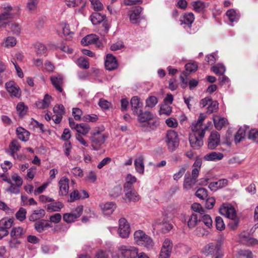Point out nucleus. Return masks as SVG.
Returning <instances> with one entry per match:
<instances>
[{"mask_svg": "<svg viewBox=\"0 0 258 258\" xmlns=\"http://www.w3.org/2000/svg\"><path fill=\"white\" fill-rule=\"evenodd\" d=\"M219 212L221 215L232 220L229 223V225L232 229H235L237 227L238 222L235 219L236 213L234 207L229 204H223L219 209Z\"/></svg>", "mask_w": 258, "mask_h": 258, "instance_id": "1", "label": "nucleus"}, {"mask_svg": "<svg viewBox=\"0 0 258 258\" xmlns=\"http://www.w3.org/2000/svg\"><path fill=\"white\" fill-rule=\"evenodd\" d=\"M134 240L138 245L143 246L148 249L152 248L154 246L152 238L141 230L135 232Z\"/></svg>", "mask_w": 258, "mask_h": 258, "instance_id": "2", "label": "nucleus"}, {"mask_svg": "<svg viewBox=\"0 0 258 258\" xmlns=\"http://www.w3.org/2000/svg\"><path fill=\"white\" fill-rule=\"evenodd\" d=\"M165 141L168 150L170 152L174 151L178 147L179 139L178 134L173 130H169L167 132Z\"/></svg>", "mask_w": 258, "mask_h": 258, "instance_id": "3", "label": "nucleus"}, {"mask_svg": "<svg viewBox=\"0 0 258 258\" xmlns=\"http://www.w3.org/2000/svg\"><path fill=\"white\" fill-rule=\"evenodd\" d=\"M118 254L124 258H136L138 249L133 246L121 244L117 246Z\"/></svg>", "mask_w": 258, "mask_h": 258, "instance_id": "4", "label": "nucleus"}, {"mask_svg": "<svg viewBox=\"0 0 258 258\" xmlns=\"http://www.w3.org/2000/svg\"><path fill=\"white\" fill-rule=\"evenodd\" d=\"M223 244L222 239L218 240L216 242L209 243L203 247L202 252L207 256L213 255L221 250Z\"/></svg>", "mask_w": 258, "mask_h": 258, "instance_id": "5", "label": "nucleus"}, {"mask_svg": "<svg viewBox=\"0 0 258 258\" xmlns=\"http://www.w3.org/2000/svg\"><path fill=\"white\" fill-rule=\"evenodd\" d=\"M131 233L130 223L124 218H120L118 221V228L117 233L119 236L124 239L127 238Z\"/></svg>", "mask_w": 258, "mask_h": 258, "instance_id": "6", "label": "nucleus"}, {"mask_svg": "<svg viewBox=\"0 0 258 258\" xmlns=\"http://www.w3.org/2000/svg\"><path fill=\"white\" fill-rule=\"evenodd\" d=\"M206 116L204 114H200L197 122L192 123L191 125V130L192 131L191 134L201 135L202 132H203L204 136H205V132L208 128L207 126H204L203 124V122Z\"/></svg>", "mask_w": 258, "mask_h": 258, "instance_id": "7", "label": "nucleus"}, {"mask_svg": "<svg viewBox=\"0 0 258 258\" xmlns=\"http://www.w3.org/2000/svg\"><path fill=\"white\" fill-rule=\"evenodd\" d=\"M152 227L154 230L160 228L162 232L164 233L168 232L173 228L172 225L167 222L165 218L163 219H157L155 220L152 223Z\"/></svg>", "mask_w": 258, "mask_h": 258, "instance_id": "8", "label": "nucleus"}, {"mask_svg": "<svg viewBox=\"0 0 258 258\" xmlns=\"http://www.w3.org/2000/svg\"><path fill=\"white\" fill-rule=\"evenodd\" d=\"M203 132L201 135L195 134H190L189 136V142L190 147L194 149H198L203 145Z\"/></svg>", "mask_w": 258, "mask_h": 258, "instance_id": "9", "label": "nucleus"}, {"mask_svg": "<svg viewBox=\"0 0 258 258\" xmlns=\"http://www.w3.org/2000/svg\"><path fill=\"white\" fill-rule=\"evenodd\" d=\"M81 43L84 45L93 44L98 47H101L102 46V43L99 40L98 36L94 34H91L86 36L82 39Z\"/></svg>", "mask_w": 258, "mask_h": 258, "instance_id": "10", "label": "nucleus"}, {"mask_svg": "<svg viewBox=\"0 0 258 258\" xmlns=\"http://www.w3.org/2000/svg\"><path fill=\"white\" fill-rule=\"evenodd\" d=\"M90 140L93 144L92 147L93 150H97L98 148L104 143L105 137L104 135L97 132L90 137Z\"/></svg>", "mask_w": 258, "mask_h": 258, "instance_id": "11", "label": "nucleus"}, {"mask_svg": "<svg viewBox=\"0 0 258 258\" xmlns=\"http://www.w3.org/2000/svg\"><path fill=\"white\" fill-rule=\"evenodd\" d=\"M124 200L128 202H137L140 200V196L134 188L123 189Z\"/></svg>", "mask_w": 258, "mask_h": 258, "instance_id": "12", "label": "nucleus"}, {"mask_svg": "<svg viewBox=\"0 0 258 258\" xmlns=\"http://www.w3.org/2000/svg\"><path fill=\"white\" fill-rule=\"evenodd\" d=\"M220 136L217 132L211 133L208 143V147L211 150L215 149L220 143Z\"/></svg>", "mask_w": 258, "mask_h": 258, "instance_id": "13", "label": "nucleus"}, {"mask_svg": "<svg viewBox=\"0 0 258 258\" xmlns=\"http://www.w3.org/2000/svg\"><path fill=\"white\" fill-rule=\"evenodd\" d=\"M7 91L10 93L11 96L19 97L21 96V92L19 88L16 84L13 81H10L5 85Z\"/></svg>", "mask_w": 258, "mask_h": 258, "instance_id": "14", "label": "nucleus"}, {"mask_svg": "<svg viewBox=\"0 0 258 258\" xmlns=\"http://www.w3.org/2000/svg\"><path fill=\"white\" fill-rule=\"evenodd\" d=\"M131 104L134 114H138L141 112L143 105L138 97L134 96L131 100Z\"/></svg>", "mask_w": 258, "mask_h": 258, "instance_id": "15", "label": "nucleus"}, {"mask_svg": "<svg viewBox=\"0 0 258 258\" xmlns=\"http://www.w3.org/2000/svg\"><path fill=\"white\" fill-rule=\"evenodd\" d=\"M106 69L109 71H112L117 68L118 63L116 58L111 54L106 55L105 61Z\"/></svg>", "mask_w": 258, "mask_h": 258, "instance_id": "16", "label": "nucleus"}, {"mask_svg": "<svg viewBox=\"0 0 258 258\" xmlns=\"http://www.w3.org/2000/svg\"><path fill=\"white\" fill-rule=\"evenodd\" d=\"M69 179L68 177L63 176L60 178L58 182L59 193L62 196H66L69 190Z\"/></svg>", "mask_w": 258, "mask_h": 258, "instance_id": "17", "label": "nucleus"}, {"mask_svg": "<svg viewBox=\"0 0 258 258\" xmlns=\"http://www.w3.org/2000/svg\"><path fill=\"white\" fill-rule=\"evenodd\" d=\"M224 155L222 153L212 152L206 154L203 157L204 160L207 161H218L222 160Z\"/></svg>", "mask_w": 258, "mask_h": 258, "instance_id": "18", "label": "nucleus"}, {"mask_svg": "<svg viewBox=\"0 0 258 258\" xmlns=\"http://www.w3.org/2000/svg\"><path fill=\"white\" fill-rule=\"evenodd\" d=\"M134 165L136 171L141 174L144 173L145 166L144 164V157L140 155L134 161Z\"/></svg>", "mask_w": 258, "mask_h": 258, "instance_id": "19", "label": "nucleus"}, {"mask_svg": "<svg viewBox=\"0 0 258 258\" xmlns=\"http://www.w3.org/2000/svg\"><path fill=\"white\" fill-rule=\"evenodd\" d=\"M228 180L226 179H221L217 181L211 182L209 185V188L213 191L225 187L228 185Z\"/></svg>", "mask_w": 258, "mask_h": 258, "instance_id": "20", "label": "nucleus"}, {"mask_svg": "<svg viewBox=\"0 0 258 258\" xmlns=\"http://www.w3.org/2000/svg\"><path fill=\"white\" fill-rule=\"evenodd\" d=\"M138 120L140 122H148L149 121L152 120L154 118V115L150 111H144L139 112L138 114Z\"/></svg>", "mask_w": 258, "mask_h": 258, "instance_id": "21", "label": "nucleus"}, {"mask_svg": "<svg viewBox=\"0 0 258 258\" xmlns=\"http://www.w3.org/2000/svg\"><path fill=\"white\" fill-rule=\"evenodd\" d=\"M142 11V8L137 6L133 9L130 15V20L132 23L135 24L138 22L140 18V14Z\"/></svg>", "mask_w": 258, "mask_h": 258, "instance_id": "22", "label": "nucleus"}, {"mask_svg": "<svg viewBox=\"0 0 258 258\" xmlns=\"http://www.w3.org/2000/svg\"><path fill=\"white\" fill-rule=\"evenodd\" d=\"M50 80L53 86L55 88V89L59 92H61L62 91V89L61 87V85L63 82L62 77L60 75L53 76L50 78Z\"/></svg>", "mask_w": 258, "mask_h": 258, "instance_id": "23", "label": "nucleus"}, {"mask_svg": "<svg viewBox=\"0 0 258 258\" xmlns=\"http://www.w3.org/2000/svg\"><path fill=\"white\" fill-rule=\"evenodd\" d=\"M100 207L103 214L106 215L111 214L116 209V205L113 202H107Z\"/></svg>", "mask_w": 258, "mask_h": 258, "instance_id": "24", "label": "nucleus"}, {"mask_svg": "<svg viewBox=\"0 0 258 258\" xmlns=\"http://www.w3.org/2000/svg\"><path fill=\"white\" fill-rule=\"evenodd\" d=\"M25 233L26 230L25 229L18 226L12 228L10 232V236L21 239L24 237Z\"/></svg>", "mask_w": 258, "mask_h": 258, "instance_id": "25", "label": "nucleus"}, {"mask_svg": "<svg viewBox=\"0 0 258 258\" xmlns=\"http://www.w3.org/2000/svg\"><path fill=\"white\" fill-rule=\"evenodd\" d=\"M18 138L23 142L27 141L30 137V133L22 127H18L16 130Z\"/></svg>", "mask_w": 258, "mask_h": 258, "instance_id": "26", "label": "nucleus"}, {"mask_svg": "<svg viewBox=\"0 0 258 258\" xmlns=\"http://www.w3.org/2000/svg\"><path fill=\"white\" fill-rule=\"evenodd\" d=\"M197 180L187 176L186 174L184 176V180L183 184V187L186 190H188L191 189L197 182Z\"/></svg>", "mask_w": 258, "mask_h": 258, "instance_id": "27", "label": "nucleus"}, {"mask_svg": "<svg viewBox=\"0 0 258 258\" xmlns=\"http://www.w3.org/2000/svg\"><path fill=\"white\" fill-rule=\"evenodd\" d=\"M137 178L129 173L126 175L125 178V182L123 185V189H131V188H134L133 184L137 182Z\"/></svg>", "mask_w": 258, "mask_h": 258, "instance_id": "28", "label": "nucleus"}, {"mask_svg": "<svg viewBox=\"0 0 258 258\" xmlns=\"http://www.w3.org/2000/svg\"><path fill=\"white\" fill-rule=\"evenodd\" d=\"M106 17L99 13H93L90 17V19L93 25H97L103 22Z\"/></svg>", "mask_w": 258, "mask_h": 258, "instance_id": "29", "label": "nucleus"}, {"mask_svg": "<svg viewBox=\"0 0 258 258\" xmlns=\"http://www.w3.org/2000/svg\"><path fill=\"white\" fill-rule=\"evenodd\" d=\"M51 227V225H50L47 222L43 220L37 221L34 224L35 229L37 232L39 233L42 232L46 228Z\"/></svg>", "mask_w": 258, "mask_h": 258, "instance_id": "30", "label": "nucleus"}, {"mask_svg": "<svg viewBox=\"0 0 258 258\" xmlns=\"http://www.w3.org/2000/svg\"><path fill=\"white\" fill-rule=\"evenodd\" d=\"M63 206V205L61 202H57L48 204L46 205L45 208L48 212H53L59 211Z\"/></svg>", "mask_w": 258, "mask_h": 258, "instance_id": "31", "label": "nucleus"}, {"mask_svg": "<svg viewBox=\"0 0 258 258\" xmlns=\"http://www.w3.org/2000/svg\"><path fill=\"white\" fill-rule=\"evenodd\" d=\"M195 20V17L192 13L185 14L182 20H181V24H184L188 28L190 27L192 23Z\"/></svg>", "mask_w": 258, "mask_h": 258, "instance_id": "32", "label": "nucleus"}, {"mask_svg": "<svg viewBox=\"0 0 258 258\" xmlns=\"http://www.w3.org/2000/svg\"><path fill=\"white\" fill-rule=\"evenodd\" d=\"M214 123L216 129L220 130L227 123V120L219 116H215L213 118Z\"/></svg>", "mask_w": 258, "mask_h": 258, "instance_id": "33", "label": "nucleus"}, {"mask_svg": "<svg viewBox=\"0 0 258 258\" xmlns=\"http://www.w3.org/2000/svg\"><path fill=\"white\" fill-rule=\"evenodd\" d=\"M90 127L86 123H82L77 124L76 131L78 133L77 134L81 135H86L90 131Z\"/></svg>", "mask_w": 258, "mask_h": 258, "instance_id": "34", "label": "nucleus"}, {"mask_svg": "<svg viewBox=\"0 0 258 258\" xmlns=\"http://www.w3.org/2000/svg\"><path fill=\"white\" fill-rule=\"evenodd\" d=\"M247 130L246 126H243L239 128L235 136V142L236 143H239L242 139L244 138Z\"/></svg>", "mask_w": 258, "mask_h": 258, "instance_id": "35", "label": "nucleus"}, {"mask_svg": "<svg viewBox=\"0 0 258 258\" xmlns=\"http://www.w3.org/2000/svg\"><path fill=\"white\" fill-rule=\"evenodd\" d=\"M45 214L44 210L40 209L34 210L32 214L29 217V219L31 221H35L43 218Z\"/></svg>", "mask_w": 258, "mask_h": 258, "instance_id": "36", "label": "nucleus"}, {"mask_svg": "<svg viewBox=\"0 0 258 258\" xmlns=\"http://www.w3.org/2000/svg\"><path fill=\"white\" fill-rule=\"evenodd\" d=\"M51 100V97L48 94H46L42 101H39L37 102V106L40 108H46L49 106Z\"/></svg>", "mask_w": 258, "mask_h": 258, "instance_id": "37", "label": "nucleus"}, {"mask_svg": "<svg viewBox=\"0 0 258 258\" xmlns=\"http://www.w3.org/2000/svg\"><path fill=\"white\" fill-rule=\"evenodd\" d=\"M13 220L12 218H3L0 220V229L7 230L10 228L13 225Z\"/></svg>", "mask_w": 258, "mask_h": 258, "instance_id": "38", "label": "nucleus"}, {"mask_svg": "<svg viewBox=\"0 0 258 258\" xmlns=\"http://www.w3.org/2000/svg\"><path fill=\"white\" fill-rule=\"evenodd\" d=\"M60 29L62 30V32L64 36H69L72 37L74 33L71 31L68 24L66 22H62L59 25Z\"/></svg>", "mask_w": 258, "mask_h": 258, "instance_id": "39", "label": "nucleus"}, {"mask_svg": "<svg viewBox=\"0 0 258 258\" xmlns=\"http://www.w3.org/2000/svg\"><path fill=\"white\" fill-rule=\"evenodd\" d=\"M192 6L196 12H201L204 11L209 5L207 3L201 1H197L192 2Z\"/></svg>", "mask_w": 258, "mask_h": 258, "instance_id": "40", "label": "nucleus"}, {"mask_svg": "<svg viewBox=\"0 0 258 258\" xmlns=\"http://www.w3.org/2000/svg\"><path fill=\"white\" fill-rule=\"evenodd\" d=\"M28 109V107L22 102H19L16 107L17 113L21 116H23L26 114Z\"/></svg>", "mask_w": 258, "mask_h": 258, "instance_id": "41", "label": "nucleus"}, {"mask_svg": "<svg viewBox=\"0 0 258 258\" xmlns=\"http://www.w3.org/2000/svg\"><path fill=\"white\" fill-rule=\"evenodd\" d=\"M226 15L231 22H237L239 18V15L234 9L227 11Z\"/></svg>", "mask_w": 258, "mask_h": 258, "instance_id": "42", "label": "nucleus"}, {"mask_svg": "<svg viewBox=\"0 0 258 258\" xmlns=\"http://www.w3.org/2000/svg\"><path fill=\"white\" fill-rule=\"evenodd\" d=\"M199 221H202L209 228L212 226L213 221L211 216L208 214H203L200 218Z\"/></svg>", "mask_w": 258, "mask_h": 258, "instance_id": "43", "label": "nucleus"}, {"mask_svg": "<svg viewBox=\"0 0 258 258\" xmlns=\"http://www.w3.org/2000/svg\"><path fill=\"white\" fill-rule=\"evenodd\" d=\"M9 148L11 151V155L14 156L15 154L21 148V146L17 140H13L11 142Z\"/></svg>", "mask_w": 258, "mask_h": 258, "instance_id": "44", "label": "nucleus"}, {"mask_svg": "<svg viewBox=\"0 0 258 258\" xmlns=\"http://www.w3.org/2000/svg\"><path fill=\"white\" fill-rule=\"evenodd\" d=\"M36 53L38 55L43 54L46 52V48L40 42H36L34 45Z\"/></svg>", "mask_w": 258, "mask_h": 258, "instance_id": "45", "label": "nucleus"}, {"mask_svg": "<svg viewBox=\"0 0 258 258\" xmlns=\"http://www.w3.org/2000/svg\"><path fill=\"white\" fill-rule=\"evenodd\" d=\"M213 72L219 75H223L226 71L225 67L222 64H217L212 68Z\"/></svg>", "mask_w": 258, "mask_h": 258, "instance_id": "46", "label": "nucleus"}, {"mask_svg": "<svg viewBox=\"0 0 258 258\" xmlns=\"http://www.w3.org/2000/svg\"><path fill=\"white\" fill-rule=\"evenodd\" d=\"M9 28L14 35H18L21 32V28L19 24L11 22L8 24Z\"/></svg>", "mask_w": 258, "mask_h": 258, "instance_id": "47", "label": "nucleus"}, {"mask_svg": "<svg viewBox=\"0 0 258 258\" xmlns=\"http://www.w3.org/2000/svg\"><path fill=\"white\" fill-rule=\"evenodd\" d=\"M158 103V99L154 96H149L146 100V107L153 108Z\"/></svg>", "mask_w": 258, "mask_h": 258, "instance_id": "48", "label": "nucleus"}, {"mask_svg": "<svg viewBox=\"0 0 258 258\" xmlns=\"http://www.w3.org/2000/svg\"><path fill=\"white\" fill-rule=\"evenodd\" d=\"M77 218H78V214L75 215V214L66 213L63 215V219L68 223L74 222Z\"/></svg>", "mask_w": 258, "mask_h": 258, "instance_id": "49", "label": "nucleus"}, {"mask_svg": "<svg viewBox=\"0 0 258 258\" xmlns=\"http://www.w3.org/2000/svg\"><path fill=\"white\" fill-rule=\"evenodd\" d=\"M199 221L197 215L192 214L187 222V225L189 228H192L195 227Z\"/></svg>", "mask_w": 258, "mask_h": 258, "instance_id": "50", "label": "nucleus"}, {"mask_svg": "<svg viewBox=\"0 0 258 258\" xmlns=\"http://www.w3.org/2000/svg\"><path fill=\"white\" fill-rule=\"evenodd\" d=\"M17 43L16 39L14 37H7L5 42L3 43V46L6 47H12L14 46Z\"/></svg>", "mask_w": 258, "mask_h": 258, "instance_id": "51", "label": "nucleus"}, {"mask_svg": "<svg viewBox=\"0 0 258 258\" xmlns=\"http://www.w3.org/2000/svg\"><path fill=\"white\" fill-rule=\"evenodd\" d=\"M248 138L254 142H258V130L253 128L250 130L248 134Z\"/></svg>", "mask_w": 258, "mask_h": 258, "instance_id": "52", "label": "nucleus"}, {"mask_svg": "<svg viewBox=\"0 0 258 258\" xmlns=\"http://www.w3.org/2000/svg\"><path fill=\"white\" fill-rule=\"evenodd\" d=\"M10 185V186L6 189L7 191L10 192L11 194H18L20 193V187L21 186L18 185L17 184H15L13 183L11 181V183H9Z\"/></svg>", "mask_w": 258, "mask_h": 258, "instance_id": "53", "label": "nucleus"}, {"mask_svg": "<svg viewBox=\"0 0 258 258\" xmlns=\"http://www.w3.org/2000/svg\"><path fill=\"white\" fill-rule=\"evenodd\" d=\"M218 106L219 103L217 101H212L208 106L207 113H212L216 112L218 109Z\"/></svg>", "mask_w": 258, "mask_h": 258, "instance_id": "54", "label": "nucleus"}, {"mask_svg": "<svg viewBox=\"0 0 258 258\" xmlns=\"http://www.w3.org/2000/svg\"><path fill=\"white\" fill-rule=\"evenodd\" d=\"M16 218L20 221H24L26 218V210L23 208H20L16 214Z\"/></svg>", "mask_w": 258, "mask_h": 258, "instance_id": "55", "label": "nucleus"}, {"mask_svg": "<svg viewBox=\"0 0 258 258\" xmlns=\"http://www.w3.org/2000/svg\"><path fill=\"white\" fill-rule=\"evenodd\" d=\"M92 8L95 11H100L103 8V6L99 0H90Z\"/></svg>", "mask_w": 258, "mask_h": 258, "instance_id": "56", "label": "nucleus"}, {"mask_svg": "<svg viewBox=\"0 0 258 258\" xmlns=\"http://www.w3.org/2000/svg\"><path fill=\"white\" fill-rule=\"evenodd\" d=\"M171 107L168 104H164L161 105L159 113L160 114H165L169 115L171 112Z\"/></svg>", "mask_w": 258, "mask_h": 258, "instance_id": "57", "label": "nucleus"}, {"mask_svg": "<svg viewBox=\"0 0 258 258\" xmlns=\"http://www.w3.org/2000/svg\"><path fill=\"white\" fill-rule=\"evenodd\" d=\"M78 65L83 69H87L89 68L88 60L84 57H80L77 60Z\"/></svg>", "mask_w": 258, "mask_h": 258, "instance_id": "58", "label": "nucleus"}, {"mask_svg": "<svg viewBox=\"0 0 258 258\" xmlns=\"http://www.w3.org/2000/svg\"><path fill=\"white\" fill-rule=\"evenodd\" d=\"M21 243V239L14 237H11L9 241V246L11 248H17Z\"/></svg>", "mask_w": 258, "mask_h": 258, "instance_id": "59", "label": "nucleus"}, {"mask_svg": "<svg viewBox=\"0 0 258 258\" xmlns=\"http://www.w3.org/2000/svg\"><path fill=\"white\" fill-rule=\"evenodd\" d=\"M38 2L39 0H28L27 9L31 12L34 11L37 9Z\"/></svg>", "mask_w": 258, "mask_h": 258, "instance_id": "60", "label": "nucleus"}, {"mask_svg": "<svg viewBox=\"0 0 258 258\" xmlns=\"http://www.w3.org/2000/svg\"><path fill=\"white\" fill-rule=\"evenodd\" d=\"M14 14L10 12H4L0 14V26L3 25V23L5 20L12 18Z\"/></svg>", "mask_w": 258, "mask_h": 258, "instance_id": "61", "label": "nucleus"}, {"mask_svg": "<svg viewBox=\"0 0 258 258\" xmlns=\"http://www.w3.org/2000/svg\"><path fill=\"white\" fill-rule=\"evenodd\" d=\"M98 117L97 115L94 114H86L83 116L82 119L86 122H96L97 121Z\"/></svg>", "mask_w": 258, "mask_h": 258, "instance_id": "62", "label": "nucleus"}, {"mask_svg": "<svg viewBox=\"0 0 258 258\" xmlns=\"http://www.w3.org/2000/svg\"><path fill=\"white\" fill-rule=\"evenodd\" d=\"M191 209L196 212L200 213L201 215H203L205 213V210L202 207L201 204L195 203L192 204L191 206Z\"/></svg>", "mask_w": 258, "mask_h": 258, "instance_id": "63", "label": "nucleus"}, {"mask_svg": "<svg viewBox=\"0 0 258 258\" xmlns=\"http://www.w3.org/2000/svg\"><path fill=\"white\" fill-rule=\"evenodd\" d=\"M250 237L251 236L248 232H243L239 235V241L242 244L246 245Z\"/></svg>", "mask_w": 258, "mask_h": 258, "instance_id": "64", "label": "nucleus"}]
</instances>
